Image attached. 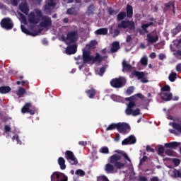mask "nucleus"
Wrapping results in <instances>:
<instances>
[{"mask_svg": "<svg viewBox=\"0 0 181 181\" xmlns=\"http://www.w3.org/2000/svg\"><path fill=\"white\" fill-rule=\"evenodd\" d=\"M121 155L115 153L110 157L109 163L105 165V171L107 174L115 173V168L122 169L125 168V163L121 161Z\"/></svg>", "mask_w": 181, "mask_h": 181, "instance_id": "f257e3e1", "label": "nucleus"}, {"mask_svg": "<svg viewBox=\"0 0 181 181\" xmlns=\"http://www.w3.org/2000/svg\"><path fill=\"white\" fill-rule=\"evenodd\" d=\"M43 13L42 10L35 8V12L31 11L28 14V22L30 25H37L40 22V18H42Z\"/></svg>", "mask_w": 181, "mask_h": 181, "instance_id": "f03ea898", "label": "nucleus"}, {"mask_svg": "<svg viewBox=\"0 0 181 181\" xmlns=\"http://www.w3.org/2000/svg\"><path fill=\"white\" fill-rule=\"evenodd\" d=\"M118 29H129V30H135V23L133 21H122L117 24Z\"/></svg>", "mask_w": 181, "mask_h": 181, "instance_id": "7ed1b4c3", "label": "nucleus"}, {"mask_svg": "<svg viewBox=\"0 0 181 181\" xmlns=\"http://www.w3.org/2000/svg\"><path fill=\"white\" fill-rule=\"evenodd\" d=\"M93 55H91V52L90 50H86L83 49V55H82V66H80L79 67L81 68L84 64H93Z\"/></svg>", "mask_w": 181, "mask_h": 181, "instance_id": "20e7f679", "label": "nucleus"}, {"mask_svg": "<svg viewBox=\"0 0 181 181\" xmlns=\"http://www.w3.org/2000/svg\"><path fill=\"white\" fill-rule=\"evenodd\" d=\"M51 181H69V177L63 173L55 171L51 175Z\"/></svg>", "mask_w": 181, "mask_h": 181, "instance_id": "39448f33", "label": "nucleus"}, {"mask_svg": "<svg viewBox=\"0 0 181 181\" xmlns=\"http://www.w3.org/2000/svg\"><path fill=\"white\" fill-rule=\"evenodd\" d=\"M125 84H127V81L121 78H113L110 81V86L114 88H122Z\"/></svg>", "mask_w": 181, "mask_h": 181, "instance_id": "423d86ee", "label": "nucleus"}, {"mask_svg": "<svg viewBox=\"0 0 181 181\" xmlns=\"http://www.w3.org/2000/svg\"><path fill=\"white\" fill-rule=\"evenodd\" d=\"M0 25L3 29L6 30H11L13 29V21L10 18H4L1 20Z\"/></svg>", "mask_w": 181, "mask_h": 181, "instance_id": "0eeeda50", "label": "nucleus"}, {"mask_svg": "<svg viewBox=\"0 0 181 181\" xmlns=\"http://www.w3.org/2000/svg\"><path fill=\"white\" fill-rule=\"evenodd\" d=\"M117 131L119 134L125 135V134H128L131 131V126L128 123L119 122L117 123Z\"/></svg>", "mask_w": 181, "mask_h": 181, "instance_id": "6e6552de", "label": "nucleus"}, {"mask_svg": "<svg viewBox=\"0 0 181 181\" xmlns=\"http://www.w3.org/2000/svg\"><path fill=\"white\" fill-rule=\"evenodd\" d=\"M159 32L155 29L151 33L147 35V42L148 43H156L159 40Z\"/></svg>", "mask_w": 181, "mask_h": 181, "instance_id": "1a4fd4ad", "label": "nucleus"}, {"mask_svg": "<svg viewBox=\"0 0 181 181\" xmlns=\"http://www.w3.org/2000/svg\"><path fill=\"white\" fill-rule=\"evenodd\" d=\"M77 36H78L77 31L68 32L66 34L67 45L76 43V42H77Z\"/></svg>", "mask_w": 181, "mask_h": 181, "instance_id": "9d476101", "label": "nucleus"}, {"mask_svg": "<svg viewBox=\"0 0 181 181\" xmlns=\"http://www.w3.org/2000/svg\"><path fill=\"white\" fill-rule=\"evenodd\" d=\"M42 21L40 23V26L41 28H49V26H52V18L47 16H42Z\"/></svg>", "mask_w": 181, "mask_h": 181, "instance_id": "9b49d317", "label": "nucleus"}, {"mask_svg": "<svg viewBox=\"0 0 181 181\" xmlns=\"http://www.w3.org/2000/svg\"><path fill=\"white\" fill-rule=\"evenodd\" d=\"M132 76L137 77L138 80H141V83H148V80L145 78V73L140 72L138 71H134L132 72Z\"/></svg>", "mask_w": 181, "mask_h": 181, "instance_id": "f8f14e48", "label": "nucleus"}, {"mask_svg": "<svg viewBox=\"0 0 181 181\" xmlns=\"http://www.w3.org/2000/svg\"><path fill=\"white\" fill-rule=\"evenodd\" d=\"M134 144H136V137L134 135H130L122 141V145H134Z\"/></svg>", "mask_w": 181, "mask_h": 181, "instance_id": "ddd939ff", "label": "nucleus"}, {"mask_svg": "<svg viewBox=\"0 0 181 181\" xmlns=\"http://www.w3.org/2000/svg\"><path fill=\"white\" fill-rule=\"evenodd\" d=\"M164 12H168V11H172L173 13L175 14V2L170 1L168 3L165 4V7L163 9Z\"/></svg>", "mask_w": 181, "mask_h": 181, "instance_id": "4468645a", "label": "nucleus"}, {"mask_svg": "<svg viewBox=\"0 0 181 181\" xmlns=\"http://www.w3.org/2000/svg\"><path fill=\"white\" fill-rule=\"evenodd\" d=\"M66 54H76L77 53V45H69L66 49Z\"/></svg>", "mask_w": 181, "mask_h": 181, "instance_id": "2eb2a0df", "label": "nucleus"}, {"mask_svg": "<svg viewBox=\"0 0 181 181\" xmlns=\"http://www.w3.org/2000/svg\"><path fill=\"white\" fill-rule=\"evenodd\" d=\"M19 9L24 13L25 15H29V7L28 6V3L24 2L21 3L19 5Z\"/></svg>", "mask_w": 181, "mask_h": 181, "instance_id": "dca6fc26", "label": "nucleus"}, {"mask_svg": "<svg viewBox=\"0 0 181 181\" xmlns=\"http://www.w3.org/2000/svg\"><path fill=\"white\" fill-rule=\"evenodd\" d=\"M119 49H121V47L119 46V42L115 41L112 43V46L110 47L112 53H116V52H118Z\"/></svg>", "mask_w": 181, "mask_h": 181, "instance_id": "f3484780", "label": "nucleus"}, {"mask_svg": "<svg viewBox=\"0 0 181 181\" xmlns=\"http://www.w3.org/2000/svg\"><path fill=\"white\" fill-rule=\"evenodd\" d=\"M160 95L164 101H170L173 98V95L170 93H162Z\"/></svg>", "mask_w": 181, "mask_h": 181, "instance_id": "a211bd4d", "label": "nucleus"}, {"mask_svg": "<svg viewBox=\"0 0 181 181\" xmlns=\"http://www.w3.org/2000/svg\"><path fill=\"white\" fill-rule=\"evenodd\" d=\"M86 94L88 97V98L93 99L95 97V94H97V90L94 88H91L89 90H86Z\"/></svg>", "mask_w": 181, "mask_h": 181, "instance_id": "6ab92c4d", "label": "nucleus"}, {"mask_svg": "<svg viewBox=\"0 0 181 181\" xmlns=\"http://www.w3.org/2000/svg\"><path fill=\"white\" fill-rule=\"evenodd\" d=\"M21 30L23 33H25V35H29V36H37L39 35V33L35 32V33H32L29 31L26 28H25V25H21Z\"/></svg>", "mask_w": 181, "mask_h": 181, "instance_id": "aec40b11", "label": "nucleus"}, {"mask_svg": "<svg viewBox=\"0 0 181 181\" xmlns=\"http://www.w3.org/2000/svg\"><path fill=\"white\" fill-rule=\"evenodd\" d=\"M134 15V8L132 6L127 4L126 8V16L127 18H132Z\"/></svg>", "mask_w": 181, "mask_h": 181, "instance_id": "412c9836", "label": "nucleus"}, {"mask_svg": "<svg viewBox=\"0 0 181 181\" xmlns=\"http://www.w3.org/2000/svg\"><path fill=\"white\" fill-rule=\"evenodd\" d=\"M180 145V143L177 141H172L170 143L165 144V146L166 148H170L171 149H176L177 147H179Z\"/></svg>", "mask_w": 181, "mask_h": 181, "instance_id": "4be33fe9", "label": "nucleus"}, {"mask_svg": "<svg viewBox=\"0 0 181 181\" xmlns=\"http://www.w3.org/2000/svg\"><path fill=\"white\" fill-rule=\"evenodd\" d=\"M109 32L110 33H113V37H117V36H119V34L121 33V31L118 28H114V26L110 25L109 28Z\"/></svg>", "mask_w": 181, "mask_h": 181, "instance_id": "5701e85b", "label": "nucleus"}, {"mask_svg": "<svg viewBox=\"0 0 181 181\" xmlns=\"http://www.w3.org/2000/svg\"><path fill=\"white\" fill-rule=\"evenodd\" d=\"M103 60H104V57L100 56L99 53H96L95 57H93L92 64H94V63H101Z\"/></svg>", "mask_w": 181, "mask_h": 181, "instance_id": "b1692460", "label": "nucleus"}, {"mask_svg": "<svg viewBox=\"0 0 181 181\" xmlns=\"http://www.w3.org/2000/svg\"><path fill=\"white\" fill-rule=\"evenodd\" d=\"M148 25L146 23H144L141 25V29L139 30V35H141V36H144L145 35V33H148Z\"/></svg>", "mask_w": 181, "mask_h": 181, "instance_id": "393cba45", "label": "nucleus"}, {"mask_svg": "<svg viewBox=\"0 0 181 181\" xmlns=\"http://www.w3.org/2000/svg\"><path fill=\"white\" fill-rule=\"evenodd\" d=\"M95 33L98 35H105L108 34V29L105 28H99L95 31Z\"/></svg>", "mask_w": 181, "mask_h": 181, "instance_id": "a878e982", "label": "nucleus"}, {"mask_svg": "<svg viewBox=\"0 0 181 181\" xmlns=\"http://www.w3.org/2000/svg\"><path fill=\"white\" fill-rule=\"evenodd\" d=\"M58 164L59 165L62 170H64L66 169V160H64L63 157H59L58 158Z\"/></svg>", "mask_w": 181, "mask_h": 181, "instance_id": "bb28decb", "label": "nucleus"}, {"mask_svg": "<svg viewBox=\"0 0 181 181\" xmlns=\"http://www.w3.org/2000/svg\"><path fill=\"white\" fill-rule=\"evenodd\" d=\"M127 115H133V117H136L141 115V109L136 108L135 110H132L130 112H127Z\"/></svg>", "mask_w": 181, "mask_h": 181, "instance_id": "cd10ccee", "label": "nucleus"}, {"mask_svg": "<svg viewBox=\"0 0 181 181\" xmlns=\"http://www.w3.org/2000/svg\"><path fill=\"white\" fill-rule=\"evenodd\" d=\"M173 128L181 134V120L173 123Z\"/></svg>", "mask_w": 181, "mask_h": 181, "instance_id": "c85d7f7f", "label": "nucleus"}, {"mask_svg": "<svg viewBox=\"0 0 181 181\" xmlns=\"http://www.w3.org/2000/svg\"><path fill=\"white\" fill-rule=\"evenodd\" d=\"M32 107V103H27L25 104V105L21 109V112L23 114H26V112H29V110H30V107Z\"/></svg>", "mask_w": 181, "mask_h": 181, "instance_id": "c756f323", "label": "nucleus"}, {"mask_svg": "<svg viewBox=\"0 0 181 181\" xmlns=\"http://www.w3.org/2000/svg\"><path fill=\"white\" fill-rule=\"evenodd\" d=\"M11 90L12 88L9 86H0V94H8Z\"/></svg>", "mask_w": 181, "mask_h": 181, "instance_id": "7c9ffc66", "label": "nucleus"}, {"mask_svg": "<svg viewBox=\"0 0 181 181\" xmlns=\"http://www.w3.org/2000/svg\"><path fill=\"white\" fill-rule=\"evenodd\" d=\"M136 104L135 103V101L130 100L127 105V107L125 110L126 114L129 112H130L132 110H133L134 107H136Z\"/></svg>", "mask_w": 181, "mask_h": 181, "instance_id": "2f4dec72", "label": "nucleus"}, {"mask_svg": "<svg viewBox=\"0 0 181 181\" xmlns=\"http://www.w3.org/2000/svg\"><path fill=\"white\" fill-rule=\"evenodd\" d=\"M122 67L126 71H131V70H132V65L127 64L125 60L122 62Z\"/></svg>", "mask_w": 181, "mask_h": 181, "instance_id": "473e14b6", "label": "nucleus"}, {"mask_svg": "<svg viewBox=\"0 0 181 181\" xmlns=\"http://www.w3.org/2000/svg\"><path fill=\"white\" fill-rule=\"evenodd\" d=\"M180 32H181V24H178L174 29L171 30L173 36H176V35L180 33Z\"/></svg>", "mask_w": 181, "mask_h": 181, "instance_id": "72a5a7b5", "label": "nucleus"}, {"mask_svg": "<svg viewBox=\"0 0 181 181\" xmlns=\"http://www.w3.org/2000/svg\"><path fill=\"white\" fill-rule=\"evenodd\" d=\"M118 123H112L110 124L105 129V131H112L114 129H117Z\"/></svg>", "mask_w": 181, "mask_h": 181, "instance_id": "f704fd0d", "label": "nucleus"}, {"mask_svg": "<svg viewBox=\"0 0 181 181\" xmlns=\"http://www.w3.org/2000/svg\"><path fill=\"white\" fill-rule=\"evenodd\" d=\"M116 153H117V155H120V156H124V159H126V160H128V162H131V158H129V157L128 156V155L121 151H115Z\"/></svg>", "mask_w": 181, "mask_h": 181, "instance_id": "c9c22d12", "label": "nucleus"}, {"mask_svg": "<svg viewBox=\"0 0 181 181\" xmlns=\"http://www.w3.org/2000/svg\"><path fill=\"white\" fill-rule=\"evenodd\" d=\"M127 18V13L121 11L117 16V21H124V18Z\"/></svg>", "mask_w": 181, "mask_h": 181, "instance_id": "e433bc0d", "label": "nucleus"}, {"mask_svg": "<svg viewBox=\"0 0 181 181\" xmlns=\"http://www.w3.org/2000/svg\"><path fill=\"white\" fill-rule=\"evenodd\" d=\"M67 160L71 165H77V163H78V160H77V158H76V156H74L73 157L68 158Z\"/></svg>", "mask_w": 181, "mask_h": 181, "instance_id": "4c0bfd02", "label": "nucleus"}, {"mask_svg": "<svg viewBox=\"0 0 181 181\" xmlns=\"http://www.w3.org/2000/svg\"><path fill=\"white\" fill-rule=\"evenodd\" d=\"M177 76V74H176L175 72L171 73V74H170V75L168 76V80H170L171 81V83H173L176 81Z\"/></svg>", "mask_w": 181, "mask_h": 181, "instance_id": "58836bf2", "label": "nucleus"}, {"mask_svg": "<svg viewBox=\"0 0 181 181\" xmlns=\"http://www.w3.org/2000/svg\"><path fill=\"white\" fill-rule=\"evenodd\" d=\"M74 156V153L71 151H66L65 152V158L66 160L70 159V158H73Z\"/></svg>", "mask_w": 181, "mask_h": 181, "instance_id": "ea45409f", "label": "nucleus"}, {"mask_svg": "<svg viewBox=\"0 0 181 181\" xmlns=\"http://www.w3.org/2000/svg\"><path fill=\"white\" fill-rule=\"evenodd\" d=\"M165 153L167 156H175V151L170 148L166 149Z\"/></svg>", "mask_w": 181, "mask_h": 181, "instance_id": "a19ab883", "label": "nucleus"}, {"mask_svg": "<svg viewBox=\"0 0 181 181\" xmlns=\"http://www.w3.org/2000/svg\"><path fill=\"white\" fill-rule=\"evenodd\" d=\"M87 12L88 15H91L94 13V4H90L88 8H87Z\"/></svg>", "mask_w": 181, "mask_h": 181, "instance_id": "79ce46f5", "label": "nucleus"}, {"mask_svg": "<svg viewBox=\"0 0 181 181\" xmlns=\"http://www.w3.org/2000/svg\"><path fill=\"white\" fill-rule=\"evenodd\" d=\"M140 63L142 66H148V58L143 57L140 60Z\"/></svg>", "mask_w": 181, "mask_h": 181, "instance_id": "37998d69", "label": "nucleus"}, {"mask_svg": "<svg viewBox=\"0 0 181 181\" xmlns=\"http://www.w3.org/2000/svg\"><path fill=\"white\" fill-rule=\"evenodd\" d=\"M98 45V42L97 40H91L88 45L89 47H91V49H95V46Z\"/></svg>", "mask_w": 181, "mask_h": 181, "instance_id": "c03bdc74", "label": "nucleus"}, {"mask_svg": "<svg viewBox=\"0 0 181 181\" xmlns=\"http://www.w3.org/2000/svg\"><path fill=\"white\" fill-rule=\"evenodd\" d=\"M160 90L163 92L170 93V86H169V85H165L163 88H161Z\"/></svg>", "mask_w": 181, "mask_h": 181, "instance_id": "a18cd8bd", "label": "nucleus"}, {"mask_svg": "<svg viewBox=\"0 0 181 181\" xmlns=\"http://www.w3.org/2000/svg\"><path fill=\"white\" fill-rule=\"evenodd\" d=\"M26 93V90H25V88L21 87L18 89V91L17 92V95L21 96V95H23V94H25Z\"/></svg>", "mask_w": 181, "mask_h": 181, "instance_id": "49530a36", "label": "nucleus"}, {"mask_svg": "<svg viewBox=\"0 0 181 181\" xmlns=\"http://www.w3.org/2000/svg\"><path fill=\"white\" fill-rule=\"evenodd\" d=\"M134 90H135V88L134 86L129 87L126 90L127 95H131V94H132V93H134Z\"/></svg>", "mask_w": 181, "mask_h": 181, "instance_id": "de8ad7c7", "label": "nucleus"}, {"mask_svg": "<svg viewBox=\"0 0 181 181\" xmlns=\"http://www.w3.org/2000/svg\"><path fill=\"white\" fill-rule=\"evenodd\" d=\"M44 11H45L47 13H52V7L49 6V4H46L45 5Z\"/></svg>", "mask_w": 181, "mask_h": 181, "instance_id": "09e8293b", "label": "nucleus"}, {"mask_svg": "<svg viewBox=\"0 0 181 181\" xmlns=\"http://www.w3.org/2000/svg\"><path fill=\"white\" fill-rule=\"evenodd\" d=\"M76 175H77L78 176H84L86 175V173L84 172V170L78 169L76 170Z\"/></svg>", "mask_w": 181, "mask_h": 181, "instance_id": "8fccbe9b", "label": "nucleus"}, {"mask_svg": "<svg viewBox=\"0 0 181 181\" xmlns=\"http://www.w3.org/2000/svg\"><path fill=\"white\" fill-rule=\"evenodd\" d=\"M18 16L20 17V19H21L22 22H23V23H26L27 22L26 16L23 15V13H18Z\"/></svg>", "mask_w": 181, "mask_h": 181, "instance_id": "3c124183", "label": "nucleus"}, {"mask_svg": "<svg viewBox=\"0 0 181 181\" xmlns=\"http://www.w3.org/2000/svg\"><path fill=\"white\" fill-rule=\"evenodd\" d=\"M97 181H110V180L108 179V177H107V176L102 175L98 177Z\"/></svg>", "mask_w": 181, "mask_h": 181, "instance_id": "603ef678", "label": "nucleus"}, {"mask_svg": "<svg viewBox=\"0 0 181 181\" xmlns=\"http://www.w3.org/2000/svg\"><path fill=\"white\" fill-rule=\"evenodd\" d=\"M164 153H165V147H163V146H160L158 147V154L163 155Z\"/></svg>", "mask_w": 181, "mask_h": 181, "instance_id": "864d4df0", "label": "nucleus"}, {"mask_svg": "<svg viewBox=\"0 0 181 181\" xmlns=\"http://www.w3.org/2000/svg\"><path fill=\"white\" fill-rule=\"evenodd\" d=\"M109 15H117L118 12H117L115 10H114L112 8L110 7L108 9Z\"/></svg>", "mask_w": 181, "mask_h": 181, "instance_id": "5fc2aeb1", "label": "nucleus"}, {"mask_svg": "<svg viewBox=\"0 0 181 181\" xmlns=\"http://www.w3.org/2000/svg\"><path fill=\"white\" fill-rule=\"evenodd\" d=\"M173 163H174L175 166H179V165H180V160H179V158H174L173 160Z\"/></svg>", "mask_w": 181, "mask_h": 181, "instance_id": "6e6d98bb", "label": "nucleus"}, {"mask_svg": "<svg viewBox=\"0 0 181 181\" xmlns=\"http://www.w3.org/2000/svg\"><path fill=\"white\" fill-rule=\"evenodd\" d=\"M47 4L49 6H51V8H53L54 6H56V3L54 1H53V0H49L47 2Z\"/></svg>", "mask_w": 181, "mask_h": 181, "instance_id": "4d7b16f0", "label": "nucleus"}, {"mask_svg": "<svg viewBox=\"0 0 181 181\" xmlns=\"http://www.w3.org/2000/svg\"><path fill=\"white\" fill-rule=\"evenodd\" d=\"M101 152L102 153H110V149L108 147H102Z\"/></svg>", "mask_w": 181, "mask_h": 181, "instance_id": "13d9d810", "label": "nucleus"}, {"mask_svg": "<svg viewBox=\"0 0 181 181\" xmlns=\"http://www.w3.org/2000/svg\"><path fill=\"white\" fill-rule=\"evenodd\" d=\"M66 13L68 15H74V8H68L66 11Z\"/></svg>", "mask_w": 181, "mask_h": 181, "instance_id": "bf43d9fd", "label": "nucleus"}, {"mask_svg": "<svg viewBox=\"0 0 181 181\" xmlns=\"http://www.w3.org/2000/svg\"><path fill=\"white\" fill-rule=\"evenodd\" d=\"M146 152H152L153 153H155V149H153L151 146H147L146 148Z\"/></svg>", "mask_w": 181, "mask_h": 181, "instance_id": "052dcab7", "label": "nucleus"}, {"mask_svg": "<svg viewBox=\"0 0 181 181\" xmlns=\"http://www.w3.org/2000/svg\"><path fill=\"white\" fill-rule=\"evenodd\" d=\"M146 159H148V156H144L143 158L140 160L139 165H142L144 163L146 162Z\"/></svg>", "mask_w": 181, "mask_h": 181, "instance_id": "680f3d73", "label": "nucleus"}, {"mask_svg": "<svg viewBox=\"0 0 181 181\" xmlns=\"http://www.w3.org/2000/svg\"><path fill=\"white\" fill-rule=\"evenodd\" d=\"M19 1L21 0H11V2L13 6H18V4H19Z\"/></svg>", "mask_w": 181, "mask_h": 181, "instance_id": "e2e57ef3", "label": "nucleus"}, {"mask_svg": "<svg viewBox=\"0 0 181 181\" xmlns=\"http://www.w3.org/2000/svg\"><path fill=\"white\" fill-rule=\"evenodd\" d=\"M11 126L9 125H5L4 126V131L5 132H11Z\"/></svg>", "mask_w": 181, "mask_h": 181, "instance_id": "0e129e2a", "label": "nucleus"}, {"mask_svg": "<svg viewBox=\"0 0 181 181\" xmlns=\"http://www.w3.org/2000/svg\"><path fill=\"white\" fill-rule=\"evenodd\" d=\"M137 181H148V178H146V177L140 176Z\"/></svg>", "mask_w": 181, "mask_h": 181, "instance_id": "69168bd1", "label": "nucleus"}, {"mask_svg": "<svg viewBox=\"0 0 181 181\" xmlns=\"http://www.w3.org/2000/svg\"><path fill=\"white\" fill-rule=\"evenodd\" d=\"M125 100H126V101H129V102L133 101L134 100H135V96L132 95L129 98H126Z\"/></svg>", "mask_w": 181, "mask_h": 181, "instance_id": "338daca9", "label": "nucleus"}, {"mask_svg": "<svg viewBox=\"0 0 181 181\" xmlns=\"http://www.w3.org/2000/svg\"><path fill=\"white\" fill-rule=\"evenodd\" d=\"M175 56H181V50L178 49L174 53Z\"/></svg>", "mask_w": 181, "mask_h": 181, "instance_id": "774afa93", "label": "nucleus"}]
</instances>
